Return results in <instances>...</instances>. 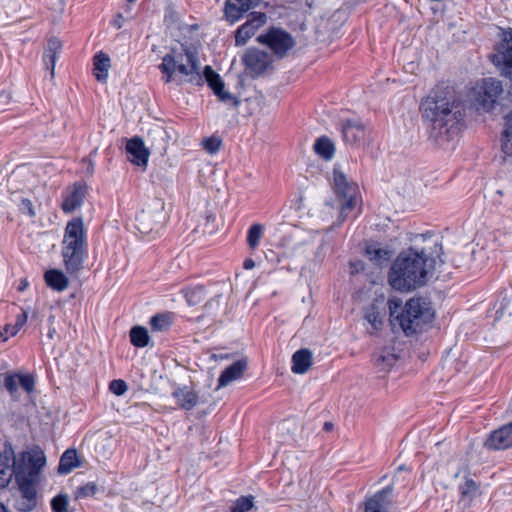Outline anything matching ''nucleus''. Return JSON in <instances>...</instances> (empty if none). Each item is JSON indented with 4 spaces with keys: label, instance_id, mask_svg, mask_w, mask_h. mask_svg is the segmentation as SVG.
<instances>
[{
    "label": "nucleus",
    "instance_id": "f257e3e1",
    "mask_svg": "<svg viewBox=\"0 0 512 512\" xmlns=\"http://www.w3.org/2000/svg\"><path fill=\"white\" fill-rule=\"evenodd\" d=\"M442 254L443 247L439 241H433L429 247H409L403 250L389 269V285L400 292H410L424 286L428 281L427 266L434 268L437 259L443 264Z\"/></svg>",
    "mask_w": 512,
    "mask_h": 512
},
{
    "label": "nucleus",
    "instance_id": "f03ea898",
    "mask_svg": "<svg viewBox=\"0 0 512 512\" xmlns=\"http://www.w3.org/2000/svg\"><path fill=\"white\" fill-rule=\"evenodd\" d=\"M422 118L430 129V136L439 139L451 138L463 123L465 113L461 101L455 91L444 85H437L430 94L421 101Z\"/></svg>",
    "mask_w": 512,
    "mask_h": 512
},
{
    "label": "nucleus",
    "instance_id": "7ed1b4c3",
    "mask_svg": "<svg viewBox=\"0 0 512 512\" xmlns=\"http://www.w3.org/2000/svg\"><path fill=\"white\" fill-rule=\"evenodd\" d=\"M390 322L399 325L406 336H412L422 330V326L432 323L435 313L430 303L423 297L409 299L405 305L401 298L388 300Z\"/></svg>",
    "mask_w": 512,
    "mask_h": 512
},
{
    "label": "nucleus",
    "instance_id": "20e7f679",
    "mask_svg": "<svg viewBox=\"0 0 512 512\" xmlns=\"http://www.w3.org/2000/svg\"><path fill=\"white\" fill-rule=\"evenodd\" d=\"M159 69L164 75L165 83L172 82L174 75H177L181 82L185 81L195 85L203 84L197 53L183 44L179 49H172L170 53L163 57Z\"/></svg>",
    "mask_w": 512,
    "mask_h": 512
},
{
    "label": "nucleus",
    "instance_id": "39448f33",
    "mask_svg": "<svg viewBox=\"0 0 512 512\" xmlns=\"http://www.w3.org/2000/svg\"><path fill=\"white\" fill-rule=\"evenodd\" d=\"M502 81L486 77L478 80L472 89L473 101L478 109L484 112H492L503 94Z\"/></svg>",
    "mask_w": 512,
    "mask_h": 512
},
{
    "label": "nucleus",
    "instance_id": "423d86ee",
    "mask_svg": "<svg viewBox=\"0 0 512 512\" xmlns=\"http://www.w3.org/2000/svg\"><path fill=\"white\" fill-rule=\"evenodd\" d=\"M257 41L267 46L279 59L284 58L296 42L292 35L282 28L271 27L257 37Z\"/></svg>",
    "mask_w": 512,
    "mask_h": 512
},
{
    "label": "nucleus",
    "instance_id": "0eeeda50",
    "mask_svg": "<svg viewBox=\"0 0 512 512\" xmlns=\"http://www.w3.org/2000/svg\"><path fill=\"white\" fill-rule=\"evenodd\" d=\"M45 464L46 456L44 451L40 447L35 446L30 451H23L19 455L15 475L39 479V474Z\"/></svg>",
    "mask_w": 512,
    "mask_h": 512
},
{
    "label": "nucleus",
    "instance_id": "6e6552de",
    "mask_svg": "<svg viewBox=\"0 0 512 512\" xmlns=\"http://www.w3.org/2000/svg\"><path fill=\"white\" fill-rule=\"evenodd\" d=\"M334 190L339 199L342 200L340 221L346 218V213L355 207V195L357 186L347 180L346 175L339 169H333Z\"/></svg>",
    "mask_w": 512,
    "mask_h": 512
},
{
    "label": "nucleus",
    "instance_id": "1a4fd4ad",
    "mask_svg": "<svg viewBox=\"0 0 512 512\" xmlns=\"http://www.w3.org/2000/svg\"><path fill=\"white\" fill-rule=\"evenodd\" d=\"M245 72L252 78L262 76L267 70L273 68L272 56L258 48H248L242 55Z\"/></svg>",
    "mask_w": 512,
    "mask_h": 512
},
{
    "label": "nucleus",
    "instance_id": "9d476101",
    "mask_svg": "<svg viewBox=\"0 0 512 512\" xmlns=\"http://www.w3.org/2000/svg\"><path fill=\"white\" fill-rule=\"evenodd\" d=\"M491 61L501 75L512 82V28L505 30L502 41L496 46V53Z\"/></svg>",
    "mask_w": 512,
    "mask_h": 512
},
{
    "label": "nucleus",
    "instance_id": "9b49d317",
    "mask_svg": "<svg viewBox=\"0 0 512 512\" xmlns=\"http://www.w3.org/2000/svg\"><path fill=\"white\" fill-rule=\"evenodd\" d=\"M18 485L21 497L16 502L17 510L21 512H30L35 509L37 505V491L36 485L39 479L26 478V476H14Z\"/></svg>",
    "mask_w": 512,
    "mask_h": 512
},
{
    "label": "nucleus",
    "instance_id": "f8f14e48",
    "mask_svg": "<svg viewBox=\"0 0 512 512\" xmlns=\"http://www.w3.org/2000/svg\"><path fill=\"white\" fill-rule=\"evenodd\" d=\"M62 249H87L86 230L81 217L73 218L67 223Z\"/></svg>",
    "mask_w": 512,
    "mask_h": 512
},
{
    "label": "nucleus",
    "instance_id": "ddd939ff",
    "mask_svg": "<svg viewBox=\"0 0 512 512\" xmlns=\"http://www.w3.org/2000/svg\"><path fill=\"white\" fill-rule=\"evenodd\" d=\"M164 204L160 201H156L152 207L143 209L137 216L136 220L142 227L143 232L149 233L162 226V222L165 218Z\"/></svg>",
    "mask_w": 512,
    "mask_h": 512
},
{
    "label": "nucleus",
    "instance_id": "4468645a",
    "mask_svg": "<svg viewBox=\"0 0 512 512\" xmlns=\"http://www.w3.org/2000/svg\"><path fill=\"white\" fill-rule=\"evenodd\" d=\"M0 488H5L15 476L18 458L15 456L13 445L6 441L3 450L0 452Z\"/></svg>",
    "mask_w": 512,
    "mask_h": 512
},
{
    "label": "nucleus",
    "instance_id": "2eb2a0df",
    "mask_svg": "<svg viewBox=\"0 0 512 512\" xmlns=\"http://www.w3.org/2000/svg\"><path fill=\"white\" fill-rule=\"evenodd\" d=\"M267 20V16L263 12H251L245 23L238 27L235 31V44L242 46L262 27Z\"/></svg>",
    "mask_w": 512,
    "mask_h": 512
},
{
    "label": "nucleus",
    "instance_id": "dca6fc26",
    "mask_svg": "<svg viewBox=\"0 0 512 512\" xmlns=\"http://www.w3.org/2000/svg\"><path fill=\"white\" fill-rule=\"evenodd\" d=\"M393 491V484H390L367 497L364 502V512H390Z\"/></svg>",
    "mask_w": 512,
    "mask_h": 512
},
{
    "label": "nucleus",
    "instance_id": "f3484780",
    "mask_svg": "<svg viewBox=\"0 0 512 512\" xmlns=\"http://www.w3.org/2000/svg\"><path fill=\"white\" fill-rule=\"evenodd\" d=\"M88 187L85 183L76 182L63 193L61 209L64 213H72L79 208L87 195Z\"/></svg>",
    "mask_w": 512,
    "mask_h": 512
},
{
    "label": "nucleus",
    "instance_id": "a211bd4d",
    "mask_svg": "<svg viewBox=\"0 0 512 512\" xmlns=\"http://www.w3.org/2000/svg\"><path fill=\"white\" fill-rule=\"evenodd\" d=\"M490 450H505L512 447V421L492 431L485 441Z\"/></svg>",
    "mask_w": 512,
    "mask_h": 512
},
{
    "label": "nucleus",
    "instance_id": "6ab92c4d",
    "mask_svg": "<svg viewBox=\"0 0 512 512\" xmlns=\"http://www.w3.org/2000/svg\"><path fill=\"white\" fill-rule=\"evenodd\" d=\"M126 153L128 154V160L133 164L140 167L147 166L149 151L140 137L136 136L128 140L126 144Z\"/></svg>",
    "mask_w": 512,
    "mask_h": 512
},
{
    "label": "nucleus",
    "instance_id": "aec40b11",
    "mask_svg": "<svg viewBox=\"0 0 512 512\" xmlns=\"http://www.w3.org/2000/svg\"><path fill=\"white\" fill-rule=\"evenodd\" d=\"M343 140L349 144L360 142L365 137V126L360 120L347 119L341 124Z\"/></svg>",
    "mask_w": 512,
    "mask_h": 512
},
{
    "label": "nucleus",
    "instance_id": "412c9836",
    "mask_svg": "<svg viewBox=\"0 0 512 512\" xmlns=\"http://www.w3.org/2000/svg\"><path fill=\"white\" fill-rule=\"evenodd\" d=\"M398 356L393 348L385 347L372 354V362L378 372H389L396 364Z\"/></svg>",
    "mask_w": 512,
    "mask_h": 512
},
{
    "label": "nucleus",
    "instance_id": "4be33fe9",
    "mask_svg": "<svg viewBox=\"0 0 512 512\" xmlns=\"http://www.w3.org/2000/svg\"><path fill=\"white\" fill-rule=\"evenodd\" d=\"M87 249H62L63 262L66 271L74 274L83 268Z\"/></svg>",
    "mask_w": 512,
    "mask_h": 512
},
{
    "label": "nucleus",
    "instance_id": "5701e85b",
    "mask_svg": "<svg viewBox=\"0 0 512 512\" xmlns=\"http://www.w3.org/2000/svg\"><path fill=\"white\" fill-rule=\"evenodd\" d=\"M172 396L176 399L177 405L184 410H192L199 401L198 394L188 386L177 387Z\"/></svg>",
    "mask_w": 512,
    "mask_h": 512
},
{
    "label": "nucleus",
    "instance_id": "b1692460",
    "mask_svg": "<svg viewBox=\"0 0 512 512\" xmlns=\"http://www.w3.org/2000/svg\"><path fill=\"white\" fill-rule=\"evenodd\" d=\"M61 48H62L61 41L56 37H52L48 40L47 47L43 53L42 60H43V63L45 65L46 69H48L50 71L51 79L54 78L55 64H56L58 54L61 51Z\"/></svg>",
    "mask_w": 512,
    "mask_h": 512
},
{
    "label": "nucleus",
    "instance_id": "393cba45",
    "mask_svg": "<svg viewBox=\"0 0 512 512\" xmlns=\"http://www.w3.org/2000/svg\"><path fill=\"white\" fill-rule=\"evenodd\" d=\"M312 365V352L307 348L297 350L292 356L291 370L295 374H304Z\"/></svg>",
    "mask_w": 512,
    "mask_h": 512
},
{
    "label": "nucleus",
    "instance_id": "a878e982",
    "mask_svg": "<svg viewBox=\"0 0 512 512\" xmlns=\"http://www.w3.org/2000/svg\"><path fill=\"white\" fill-rule=\"evenodd\" d=\"M203 82L206 81L209 87L214 91L220 101H224V83L219 74H217L210 66H205L201 74Z\"/></svg>",
    "mask_w": 512,
    "mask_h": 512
},
{
    "label": "nucleus",
    "instance_id": "bb28decb",
    "mask_svg": "<svg viewBox=\"0 0 512 512\" xmlns=\"http://www.w3.org/2000/svg\"><path fill=\"white\" fill-rule=\"evenodd\" d=\"M93 74L97 81L105 82L108 77V70L110 67V58L109 56L100 51L94 55L93 58Z\"/></svg>",
    "mask_w": 512,
    "mask_h": 512
},
{
    "label": "nucleus",
    "instance_id": "cd10ccee",
    "mask_svg": "<svg viewBox=\"0 0 512 512\" xmlns=\"http://www.w3.org/2000/svg\"><path fill=\"white\" fill-rule=\"evenodd\" d=\"M247 368L248 359L245 356L234 359L233 362L226 365V385L242 378Z\"/></svg>",
    "mask_w": 512,
    "mask_h": 512
},
{
    "label": "nucleus",
    "instance_id": "c85d7f7f",
    "mask_svg": "<svg viewBox=\"0 0 512 512\" xmlns=\"http://www.w3.org/2000/svg\"><path fill=\"white\" fill-rule=\"evenodd\" d=\"M44 279L47 286L59 292L64 291L69 285V280L66 275L57 269L46 271Z\"/></svg>",
    "mask_w": 512,
    "mask_h": 512
},
{
    "label": "nucleus",
    "instance_id": "c756f323",
    "mask_svg": "<svg viewBox=\"0 0 512 512\" xmlns=\"http://www.w3.org/2000/svg\"><path fill=\"white\" fill-rule=\"evenodd\" d=\"M314 151L322 159L329 161L335 155V146L329 137L321 136L314 143Z\"/></svg>",
    "mask_w": 512,
    "mask_h": 512
},
{
    "label": "nucleus",
    "instance_id": "7c9ffc66",
    "mask_svg": "<svg viewBox=\"0 0 512 512\" xmlns=\"http://www.w3.org/2000/svg\"><path fill=\"white\" fill-rule=\"evenodd\" d=\"M79 466L78 456L75 449H67L61 456L58 465V472L60 474H68L74 468Z\"/></svg>",
    "mask_w": 512,
    "mask_h": 512
},
{
    "label": "nucleus",
    "instance_id": "2f4dec72",
    "mask_svg": "<svg viewBox=\"0 0 512 512\" xmlns=\"http://www.w3.org/2000/svg\"><path fill=\"white\" fill-rule=\"evenodd\" d=\"M365 255L377 266H381L388 262L391 256L388 250L376 247L375 245H368L365 249Z\"/></svg>",
    "mask_w": 512,
    "mask_h": 512
},
{
    "label": "nucleus",
    "instance_id": "473e14b6",
    "mask_svg": "<svg viewBox=\"0 0 512 512\" xmlns=\"http://www.w3.org/2000/svg\"><path fill=\"white\" fill-rule=\"evenodd\" d=\"M129 336L131 344L135 347L144 348L149 344L150 337L145 327H132Z\"/></svg>",
    "mask_w": 512,
    "mask_h": 512
},
{
    "label": "nucleus",
    "instance_id": "72a5a7b5",
    "mask_svg": "<svg viewBox=\"0 0 512 512\" xmlns=\"http://www.w3.org/2000/svg\"><path fill=\"white\" fill-rule=\"evenodd\" d=\"M502 151L512 157V109L505 116V129L502 135Z\"/></svg>",
    "mask_w": 512,
    "mask_h": 512
},
{
    "label": "nucleus",
    "instance_id": "f704fd0d",
    "mask_svg": "<svg viewBox=\"0 0 512 512\" xmlns=\"http://www.w3.org/2000/svg\"><path fill=\"white\" fill-rule=\"evenodd\" d=\"M364 318L368 321L374 331L382 329L383 316L381 315L377 305L371 304L365 309Z\"/></svg>",
    "mask_w": 512,
    "mask_h": 512
},
{
    "label": "nucleus",
    "instance_id": "c9c22d12",
    "mask_svg": "<svg viewBox=\"0 0 512 512\" xmlns=\"http://www.w3.org/2000/svg\"><path fill=\"white\" fill-rule=\"evenodd\" d=\"M248 10L244 6L237 4L234 0H226V21L235 23Z\"/></svg>",
    "mask_w": 512,
    "mask_h": 512
},
{
    "label": "nucleus",
    "instance_id": "e433bc0d",
    "mask_svg": "<svg viewBox=\"0 0 512 512\" xmlns=\"http://www.w3.org/2000/svg\"><path fill=\"white\" fill-rule=\"evenodd\" d=\"M172 324L169 313L156 314L150 319V325L153 331H165Z\"/></svg>",
    "mask_w": 512,
    "mask_h": 512
},
{
    "label": "nucleus",
    "instance_id": "4c0bfd02",
    "mask_svg": "<svg viewBox=\"0 0 512 512\" xmlns=\"http://www.w3.org/2000/svg\"><path fill=\"white\" fill-rule=\"evenodd\" d=\"M254 508V496H240L230 507V512H248Z\"/></svg>",
    "mask_w": 512,
    "mask_h": 512
},
{
    "label": "nucleus",
    "instance_id": "58836bf2",
    "mask_svg": "<svg viewBox=\"0 0 512 512\" xmlns=\"http://www.w3.org/2000/svg\"><path fill=\"white\" fill-rule=\"evenodd\" d=\"M263 234V226L261 224H253L247 232V244L250 248L255 249L260 242Z\"/></svg>",
    "mask_w": 512,
    "mask_h": 512
},
{
    "label": "nucleus",
    "instance_id": "ea45409f",
    "mask_svg": "<svg viewBox=\"0 0 512 512\" xmlns=\"http://www.w3.org/2000/svg\"><path fill=\"white\" fill-rule=\"evenodd\" d=\"M52 512H73L69 510V498L66 494H58L51 500Z\"/></svg>",
    "mask_w": 512,
    "mask_h": 512
},
{
    "label": "nucleus",
    "instance_id": "a19ab883",
    "mask_svg": "<svg viewBox=\"0 0 512 512\" xmlns=\"http://www.w3.org/2000/svg\"><path fill=\"white\" fill-rule=\"evenodd\" d=\"M202 146L207 153L215 154L222 146V139L220 136L212 135L202 140Z\"/></svg>",
    "mask_w": 512,
    "mask_h": 512
},
{
    "label": "nucleus",
    "instance_id": "79ce46f5",
    "mask_svg": "<svg viewBox=\"0 0 512 512\" xmlns=\"http://www.w3.org/2000/svg\"><path fill=\"white\" fill-rule=\"evenodd\" d=\"M204 296V289L201 286L189 288L185 292V297L189 305L194 306L199 304Z\"/></svg>",
    "mask_w": 512,
    "mask_h": 512
},
{
    "label": "nucleus",
    "instance_id": "37998d69",
    "mask_svg": "<svg viewBox=\"0 0 512 512\" xmlns=\"http://www.w3.org/2000/svg\"><path fill=\"white\" fill-rule=\"evenodd\" d=\"M98 491V487L94 482H88L87 484L78 487L75 491V498L81 499V498H87L92 497L96 494Z\"/></svg>",
    "mask_w": 512,
    "mask_h": 512
},
{
    "label": "nucleus",
    "instance_id": "c03bdc74",
    "mask_svg": "<svg viewBox=\"0 0 512 512\" xmlns=\"http://www.w3.org/2000/svg\"><path fill=\"white\" fill-rule=\"evenodd\" d=\"M20 386L25 390L27 393H31L35 389V379L30 374H16Z\"/></svg>",
    "mask_w": 512,
    "mask_h": 512
},
{
    "label": "nucleus",
    "instance_id": "a18cd8bd",
    "mask_svg": "<svg viewBox=\"0 0 512 512\" xmlns=\"http://www.w3.org/2000/svg\"><path fill=\"white\" fill-rule=\"evenodd\" d=\"M109 389L113 394L121 396L127 391L128 386L124 380L115 379L110 382Z\"/></svg>",
    "mask_w": 512,
    "mask_h": 512
},
{
    "label": "nucleus",
    "instance_id": "49530a36",
    "mask_svg": "<svg viewBox=\"0 0 512 512\" xmlns=\"http://www.w3.org/2000/svg\"><path fill=\"white\" fill-rule=\"evenodd\" d=\"M478 490V484L473 479H466L464 486L461 487L463 497L475 496Z\"/></svg>",
    "mask_w": 512,
    "mask_h": 512
},
{
    "label": "nucleus",
    "instance_id": "de8ad7c7",
    "mask_svg": "<svg viewBox=\"0 0 512 512\" xmlns=\"http://www.w3.org/2000/svg\"><path fill=\"white\" fill-rule=\"evenodd\" d=\"M16 377V375L7 374L4 379V386L11 395H14L18 391Z\"/></svg>",
    "mask_w": 512,
    "mask_h": 512
},
{
    "label": "nucleus",
    "instance_id": "09e8293b",
    "mask_svg": "<svg viewBox=\"0 0 512 512\" xmlns=\"http://www.w3.org/2000/svg\"><path fill=\"white\" fill-rule=\"evenodd\" d=\"M19 210L23 214H27L29 217L35 216V210L30 199L22 198L19 206Z\"/></svg>",
    "mask_w": 512,
    "mask_h": 512
},
{
    "label": "nucleus",
    "instance_id": "8fccbe9b",
    "mask_svg": "<svg viewBox=\"0 0 512 512\" xmlns=\"http://www.w3.org/2000/svg\"><path fill=\"white\" fill-rule=\"evenodd\" d=\"M27 318H28V316H27L26 311H22V313L17 315L15 324L12 326V331H11L12 336L17 334V332L24 326V324L27 321Z\"/></svg>",
    "mask_w": 512,
    "mask_h": 512
},
{
    "label": "nucleus",
    "instance_id": "3c124183",
    "mask_svg": "<svg viewBox=\"0 0 512 512\" xmlns=\"http://www.w3.org/2000/svg\"><path fill=\"white\" fill-rule=\"evenodd\" d=\"M240 104V100L233 94L226 91V109L233 108L234 110Z\"/></svg>",
    "mask_w": 512,
    "mask_h": 512
},
{
    "label": "nucleus",
    "instance_id": "603ef678",
    "mask_svg": "<svg viewBox=\"0 0 512 512\" xmlns=\"http://www.w3.org/2000/svg\"><path fill=\"white\" fill-rule=\"evenodd\" d=\"M255 267V261L252 258H246L243 262V268L246 270L252 269Z\"/></svg>",
    "mask_w": 512,
    "mask_h": 512
},
{
    "label": "nucleus",
    "instance_id": "864d4df0",
    "mask_svg": "<svg viewBox=\"0 0 512 512\" xmlns=\"http://www.w3.org/2000/svg\"><path fill=\"white\" fill-rule=\"evenodd\" d=\"M28 286H29V282L27 279L24 278V279L20 280V283H19L17 289H18V291L23 292L28 288Z\"/></svg>",
    "mask_w": 512,
    "mask_h": 512
},
{
    "label": "nucleus",
    "instance_id": "5fc2aeb1",
    "mask_svg": "<svg viewBox=\"0 0 512 512\" xmlns=\"http://www.w3.org/2000/svg\"><path fill=\"white\" fill-rule=\"evenodd\" d=\"M83 162L88 164V166H87V173L92 175L93 172H94V164H93V162L90 159H88V158H84Z\"/></svg>",
    "mask_w": 512,
    "mask_h": 512
},
{
    "label": "nucleus",
    "instance_id": "6e6d98bb",
    "mask_svg": "<svg viewBox=\"0 0 512 512\" xmlns=\"http://www.w3.org/2000/svg\"><path fill=\"white\" fill-rule=\"evenodd\" d=\"M224 381H225V378H224V370H223L220 372V374L218 376V388L224 387Z\"/></svg>",
    "mask_w": 512,
    "mask_h": 512
},
{
    "label": "nucleus",
    "instance_id": "4d7b16f0",
    "mask_svg": "<svg viewBox=\"0 0 512 512\" xmlns=\"http://www.w3.org/2000/svg\"><path fill=\"white\" fill-rule=\"evenodd\" d=\"M333 429V423L332 422H325L323 425V430L326 432H330Z\"/></svg>",
    "mask_w": 512,
    "mask_h": 512
},
{
    "label": "nucleus",
    "instance_id": "13d9d810",
    "mask_svg": "<svg viewBox=\"0 0 512 512\" xmlns=\"http://www.w3.org/2000/svg\"><path fill=\"white\" fill-rule=\"evenodd\" d=\"M0 512H10L2 502H0Z\"/></svg>",
    "mask_w": 512,
    "mask_h": 512
},
{
    "label": "nucleus",
    "instance_id": "bf43d9fd",
    "mask_svg": "<svg viewBox=\"0 0 512 512\" xmlns=\"http://www.w3.org/2000/svg\"><path fill=\"white\" fill-rule=\"evenodd\" d=\"M225 358H226V361L230 360V359H233L234 358V354L226 353Z\"/></svg>",
    "mask_w": 512,
    "mask_h": 512
},
{
    "label": "nucleus",
    "instance_id": "052dcab7",
    "mask_svg": "<svg viewBox=\"0 0 512 512\" xmlns=\"http://www.w3.org/2000/svg\"><path fill=\"white\" fill-rule=\"evenodd\" d=\"M5 331H6L7 333H10V334H11L12 326H10V325H6V326H5Z\"/></svg>",
    "mask_w": 512,
    "mask_h": 512
},
{
    "label": "nucleus",
    "instance_id": "680f3d73",
    "mask_svg": "<svg viewBox=\"0 0 512 512\" xmlns=\"http://www.w3.org/2000/svg\"><path fill=\"white\" fill-rule=\"evenodd\" d=\"M405 469H406L405 465H400V466L397 468V471H403V470H405Z\"/></svg>",
    "mask_w": 512,
    "mask_h": 512
},
{
    "label": "nucleus",
    "instance_id": "e2e57ef3",
    "mask_svg": "<svg viewBox=\"0 0 512 512\" xmlns=\"http://www.w3.org/2000/svg\"><path fill=\"white\" fill-rule=\"evenodd\" d=\"M54 331H55V330H52V331H50V332H49L48 336H49L50 338H52V337H53V333H54Z\"/></svg>",
    "mask_w": 512,
    "mask_h": 512
},
{
    "label": "nucleus",
    "instance_id": "0e129e2a",
    "mask_svg": "<svg viewBox=\"0 0 512 512\" xmlns=\"http://www.w3.org/2000/svg\"><path fill=\"white\" fill-rule=\"evenodd\" d=\"M115 26H116L117 28H121V23H117V21H115Z\"/></svg>",
    "mask_w": 512,
    "mask_h": 512
}]
</instances>
